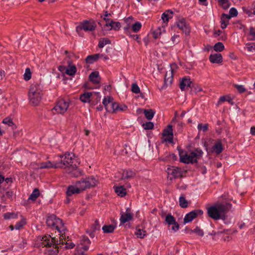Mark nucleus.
Listing matches in <instances>:
<instances>
[{
  "instance_id": "40",
  "label": "nucleus",
  "mask_w": 255,
  "mask_h": 255,
  "mask_svg": "<svg viewBox=\"0 0 255 255\" xmlns=\"http://www.w3.org/2000/svg\"><path fill=\"white\" fill-rule=\"evenodd\" d=\"M113 100V98L111 97H107V98L105 97L103 101V104L104 105L105 109L108 110V105L113 103L112 101Z\"/></svg>"
},
{
  "instance_id": "19",
  "label": "nucleus",
  "mask_w": 255,
  "mask_h": 255,
  "mask_svg": "<svg viewBox=\"0 0 255 255\" xmlns=\"http://www.w3.org/2000/svg\"><path fill=\"white\" fill-rule=\"evenodd\" d=\"M77 72V68L75 65L72 64L71 61H68V67L65 71V73L69 76H73Z\"/></svg>"
},
{
  "instance_id": "34",
  "label": "nucleus",
  "mask_w": 255,
  "mask_h": 255,
  "mask_svg": "<svg viewBox=\"0 0 255 255\" xmlns=\"http://www.w3.org/2000/svg\"><path fill=\"white\" fill-rule=\"evenodd\" d=\"M116 228V226L113 225H104L102 230L105 233H113Z\"/></svg>"
},
{
  "instance_id": "41",
  "label": "nucleus",
  "mask_w": 255,
  "mask_h": 255,
  "mask_svg": "<svg viewBox=\"0 0 255 255\" xmlns=\"http://www.w3.org/2000/svg\"><path fill=\"white\" fill-rule=\"evenodd\" d=\"M31 78V72L29 68H27L25 69V73L23 75V79L25 81H28Z\"/></svg>"
},
{
  "instance_id": "17",
  "label": "nucleus",
  "mask_w": 255,
  "mask_h": 255,
  "mask_svg": "<svg viewBox=\"0 0 255 255\" xmlns=\"http://www.w3.org/2000/svg\"><path fill=\"white\" fill-rule=\"evenodd\" d=\"M111 106L113 113L119 111H126L128 109V107L126 105L120 104L117 102L111 103Z\"/></svg>"
},
{
  "instance_id": "4",
  "label": "nucleus",
  "mask_w": 255,
  "mask_h": 255,
  "mask_svg": "<svg viewBox=\"0 0 255 255\" xmlns=\"http://www.w3.org/2000/svg\"><path fill=\"white\" fill-rule=\"evenodd\" d=\"M97 180L94 176H89L85 178H82L76 182V185L79 188L81 191L85 190L96 185Z\"/></svg>"
},
{
  "instance_id": "54",
  "label": "nucleus",
  "mask_w": 255,
  "mask_h": 255,
  "mask_svg": "<svg viewBox=\"0 0 255 255\" xmlns=\"http://www.w3.org/2000/svg\"><path fill=\"white\" fill-rule=\"evenodd\" d=\"M234 87L240 93H243L246 91V89L243 85L235 84Z\"/></svg>"
},
{
  "instance_id": "64",
  "label": "nucleus",
  "mask_w": 255,
  "mask_h": 255,
  "mask_svg": "<svg viewBox=\"0 0 255 255\" xmlns=\"http://www.w3.org/2000/svg\"><path fill=\"white\" fill-rule=\"evenodd\" d=\"M67 68L65 66L60 65L58 67V70L61 72H65Z\"/></svg>"
},
{
  "instance_id": "28",
  "label": "nucleus",
  "mask_w": 255,
  "mask_h": 255,
  "mask_svg": "<svg viewBox=\"0 0 255 255\" xmlns=\"http://www.w3.org/2000/svg\"><path fill=\"white\" fill-rule=\"evenodd\" d=\"M109 26L111 27L110 29L113 28L115 30H119L121 26V23L120 22H119V21L115 22L113 20H111V22L106 23L105 26Z\"/></svg>"
},
{
  "instance_id": "24",
  "label": "nucleus",
  "mask_w": 255,
  "mask_h": 255,
  "mask_svg": "<svg viewBox=\"0 0 255 255\" xmlns=\"http://www.w3.org/2000/svg\"><path fill=\"white\" fill-rule=\"evenodd\" d=\"M80 242L82 246L81 248H82L84 251L88 250L89 245L91 244L89 239L87 236H83L80 241Z\"/></svg>"
},
{
  "instance_id": "11",
  "label": "nucleus",
  "mask_w": 255,
  "mask_h": 255,
  "mask_svg": "<svg viewBox=\"0 0 255 255\" xmlns=\"http://www.w3.org/2000/svg\"><path fill=\"white\" fill-rule=\"evenodd\" d=\"M203 210L201 209H196L187 213L184 218V223L191 222L193 219L196 218L198 215H202Z\"/></svg>"
},
{
  "instance_id": "44",
  "label": "nucleus",
  "mask_w": 255,
  "mask_h": 255,
  "mask_svg": "<svg viewBox=\"0 0 255 255\" xmlns=\"http://www.w3.org/2000/svg\"><path fill=\"white\" fill-rule=\"evenodd\" d=\"M68 231V230L66 232V233ZM66 238L69 239V236H66V237L65 238V240L64 239L63 241V242L64 243V245L65 244L66 246L65 247V248L66 249H73L74 247H75V244H73V243H68L67 242H66Z\"/></svg>"
},
{
  "instance_id": "9",
  "label": "nucleus",
  "mask_w": 255,
  "mask_h": 255,
  "mask_svg": "<svg viewBox=\"0 0 255 255\" xmlns=\"http://www.w3.org/2000/svg\"><path fill=\"white\" fill-rule=\"evenodd\" d=\"M177 26L186 35H189L190 32V28L189 24L186 22L185 18H179L176 22Z\"/></svg>"
},
{
  "instance_id": "43",
  "label": "nucleus",
  "mask_w": 255,
  "mask_h": 255,
  "mask_svg": "<svg viewBox=\"0 0 255 255\" xmlns=\"http://www.w3.org/2000/svg\"><path fill=\"white\" fill-rule=\"evenodd\" d=\"M40 196V192L38 188L33 189V205L35 203L36 199Z\"/></svg>"
},
{
  "instance_id": "15",
  "label": "nucleus",
  "mask_w": 255,
  "mask_h": 255,
  "mask_svg": "<svg viewBox=\"0 0 255 255\" xmlns=\"http://www.w3.org/2000/svg\"><path fill=\"white\" fill-rule=\"evenodd\" d=\"M133 218V214L131 212V209L128 208L125 213H122L120 217V222L122 224H125L131 220Z\"/></svg>"
},
{
  "instance_id": "6",
  "label": "nucleus",
  "mask_w": 255,
  "mask_h": 255,
  "mask_svg": "<svg viewBox=\"0 0 255 255\" xmlns=\"http://www.w3.org/2000/svg\"><path fill=\"white\" fill-rule=\"evenodd\" d=\"M61 167V165L60 164H58L57 162H51L50 161H47L40 163H33V169L44 168L48 169L50 168H57Z\"/></svg>"
},
{
  "instance_id": "21",
  "label": "nucleus",
  "mask_w": 255,
  "mask_h": 255,
  "mask_svg": "<svg viewBox=\"0 0 255 255\" xmlns=\"http://www.w3.org/2000/svg\"><path fill=\"white\" fill-rule=\"evenodd\" d=\"M89 80L95 84H99L101 81V77L98 71L92 72L89 75Z\"/></svg>"
},
{
  "instance_id": "49",
  "label": "nucleus",
  "mask_w": 255,
  "mask_h": 255,
  "mask_svg": "<svg viewBox=\"0 0 255 255\" xmlns=\"http://www.w3.org/2000/svg\"><path fill=\"white\" fill-rule=\"evenodd\" d=\"M131 91L135 94H138L140 93V89L137 84L133 83L132 84Z\"/></svg>"
},
{
  "instance_id": "47",
  "label": "nucleus",
  "mask_w": 255,
  "mask_h": 255,
  "mask_svg": "<svg viewBox=\"0 0 255 255\" xmlns=\"http://www.w3.org/2000/svg\"><path fill=\"white\" fill-rule=\"evenodd\" d=\"M172 76H171L170 77L167 78V73H166L165 76L164 85L162 86V89H163V88L166 87L168 84H170L172 82Z\"/></svg>"
},
{
  "instance_id": "3",
  "label": "nucleus",
  "mask_w": 255,
  "mask_h": 255,
  "mask_svg": "<svg viewBox=\"0 0 255 255\" xmlns=\"http://www.w3.org/2000/svg\"><path fill=\"white\" fill-rule=\"evenodd\" d=\"M177 150L181 162L186 164H193L197 162V154L195 152H192L190 154H188L186 151L181 149L179 146L177 147Z\"/></svg>"
},
{
  "instance_id": "57",
  "label": "nucleus",
  "mask_w": 255,
  "mask_h": 255,
  "mask_svg": "<svg viewBox=\"0 0 255 255\" xmlns=\"http://www.w3.org/2000/svg\"><path fill=\"white\" fill-rule=\"evenodd\" d=\"M2 123L4 124H7L9 126H12L13 125V123L12 120L8 118H6L3 120Z\"/></svg>"
},
{
  "instance_id": "27",
  "label": "nucleus",
  "mask_w": 255,
  "mask_h": 255,
  "mask_svg": "<svg viewBox=\"0 0 255 255\" xmlns=\"http://www.w3.org/2000/svg\"><path fill=\"white\" fill-rule=\"evenodd\" d=\"M115 192L118 194V195L121 197H124L126 194V189L125 188L124 186H114Z\"/></svg>"
},
{
  "instance_id": "2",
  "label": "nucleus",
  "mask_w": 255,
  "mask_h": 255,
  "mask_svg": "<svg viewBox=\"0 0 255 255\" xmlns=\"http://www.w3.org/2000/svg\"><path fill=\"white\" fill-rule=\"evenodd\" d=\"M232 207V204L229 202H218L207 208V215L214 220L222 219L225 221L227 219V213Z\"/></svg>"
},
{
  "instance_id": "36",
  "label": "nucleus",
  "mask_w": 255,
  "mask_h": 255,
  "mask_svg": "<svg viewBox=\"0 0 255 255\" xmlns=\"http://www.w3.org/2000/svg\"><path fill=\"white\" fill-rule=\"evenodd\" d=\"M219 4L225 9H228L231 5V3L229 0H217Z\"/></svg>"
},
{
  "instance_id": "25",
  "label": "nucleus",
  "mask_w": 255,
  "mask_h": 255,
  "mask_svg": "<svg viewBox=\"0 0 255 255\" xmlns=\"http://www.w3.org/2000/svg\"><path fill=\"white\" fill-rule=\"evenodd\" d=\"M92 96V92H85L80 96V100L83 103H90Z\"/></svg>"
},
{
  "instance_id": "12",
  "label": "nucleus",
  "mask_w": 255,
  "mask_h": 255,
  "mask_svg": "<svg viewBox=\"0 0 255 255\" xmlns=\"http://www.w3.org/2000/svg\"><path fill=\"white\" fill-rule=\"evenodd\" d=\"M165 223L167 225H173L172 227V230L174 232H176L179 230V225L176 221L175 218L173 216L171 215L170 214H168L165 216Z\"/></svg>"
},
{
  "instance_id": "16",
  "label": "nucleus",
  "mask_w": 255,
  "mask_h": 255,
  "mask_svg": "<svg viewBox=\"0 0 255 255\" xmlns=\"http://www.w3.org/2000/svg\"><path fill=\"white\" fill-rule=\"evenodd\" d=\"M223 145L222 144L221 140L218 139L217 140L216 142L214 145L210 150V152H215L217 154H220L223 150Z\"/></svg>"
},
{
  "instance_id": "5",
  "label": "nucleus",
  "mask_w": 255,
  "mask_h": 255,
  "mask_svg": "<svg viewBox=\"0 0 255 255\" xmlns=\"http://www.w3.org/2000/svg\"><path fill=\"white\" fill-rule=\"evenodd\" d=\"M97 24L94 20H85L80 22V24L76 27V32L80 35L82 30H84L85 31H93L95 30Z\"/></svg>"
},
{
  "instance_id": "37",
  "label": "nucleus",
  "mask_w": 255,
  "mask_h": 255,
  "mask_svg": "<svg viewBox=\"0 0 255 255\" xmlns=\"http://www.w3.org/2000/svg\"><path fill=\"white\" fill-rule=\"evenodd\" d=\"M179 205L181 208H186L188 207V202L183 195H181L179 199Z\"/></svg>"
},
{
  "instance_id": "20",
  "label": "nucleus",
  "mask_w": 255,
  "mask_h": 255,
  "mask_svg": "<svg viewBox=\"0 0 255 255\" xmlns=\"http://www.w3.org/2000/svg\"><path fill=\"white\" fill-rule=\"evenodd\" d=\"M209 60L212 63H221L223 61L222 55L220 53L211 54L209 56Z\"/></svg>"
},
{
  "instance_id": "58",
  "label": "nucleus",
  "mask_w": 255,
  "mask_h": 255,
  "mask_svg": "<svg viewBox=\"0 0 255 255\" xmlns=\"http://www.w3.org/2000/svg\"><path fill=\"white\" fill-rule=\"evenodd\" d=\"M247 48L249 51H255V43L247 44Z\"/></svg>"
},
{
  "instance_id": "31",
  "label": "nucleus",
  "mask_w": 255,
  "mask_h": 255,
  "mask_svg": "<svg viewBox=\"0 0 255 255\" xmlns=\"http://www.w3.org/2000/svg\"><path fill=\"white\" fill-rule=\"evenodd\" d=\"M238 12L236 8L232 7L229 10V14L223 13V15L228 18H231L232 17H236L238 15Z\"/></svg>"
},
{
  "instance_id": "56",
  "label": "nucleus",
  "mask_w": 255,
  "mask_h": 255,
  "mask_svg": "<svg viewBox=\"0 0 255 255\" xmlns=\"http://www.w3.org/2000/svg\"><path fill=\"white\" fill-rule=\"evenodd\" d=\"M192 232L197 234L200 236H203L204 232L202 230L200 229V228L198 227H197L193 231H192Z\"/></svg>"
},
{
  "instance_id": "39",
  "label": "nucleus",
  "mask_w": 255,
  "mask_h": 255,
  "mask_svg": "<svg viewBox=\"0 0 255 255\" xmlns=\"http://www.w3.org/2000/svg\"><path fill=\"white\" fill-rule=\"evenodd\" d=\"M224 45L223 43L218 42L214 46V49L217 52H221L224 49Z\"/></svg>"
},
{
  "instance_id": "13",
  "label": "nucleus",
  "mask_w": 255,
  "mask_h": 255,
  "mask_svg": "<svg viewBox=\"0 0 255 255\" xmlns=\"http://www.w3.org/2000/svg\"><path fill=\"white\" fill-rule=\"evenodd\" d=\"M162 135L163 136H167V137L164 139V141L169 143H173V133L171 125H168L167 128L163 130Z\"/></svg>"
},
{
  "instance_id": "42",
  "label": "nucleus",
  "mask_w": 255,
  "mask_h": 255,
  "mask_svg": "<svg viewBox=\"0 0 255 255\" xmlns=\"http://www.w3.org/2000/svg\"><path fill=\"white\" fill-rule=\"evenodd\" d=\"M141 27V24L138 21H136L135 23L131 25L132 30L134 32H137Z\"/></svg>"
},
{
  "instance_id": "61",
  "label": "nucleus",
  "mask_w": 255,
  "mask_h": 255,
  "mask_svg": "<svg viewBox=\"0 0 255 255\" xmlns=\"http://www.w3.org/2000/svg\"><path fill=\"white\" fill-rule=\"evenodd\" d=\"M250 35L255 37V27L251 26L250 28Z\"/></svg>"
},
{
  "instance_id": "46",
  "label": "nucleus",
  "mask_w": 255,
  "mask_h": 255,
  "mask_svg": "<svg viewBox=\"0 0 255 255\" xmlns=\"http://www.w3.org/2000/svg\"><path fill=\"white\" fill-rule=\"evenodd\" d=\"M142 126L145 129H152L153 128L154 124L152 122H147L145 123H143Z\"/></svg>"
},
{
  "instance_id": "51",
  "label": "nucleus",
  "mask_w": 255,
  "mask_h": 255,
  "mask_svg": "<svg viewBox=\"0 0 255 255\" xmlns=\"http://www.w3.org/2000/svg\"><path fill=\"white\" fill-rule=\"evenodd\" d=\"M242 9L243 11L247 14L249 16H252L253 15V8H249L248 7L243 6Z\"/></svg>"
},
{
  "instance_id": "38",
  "label": "nucleus",
  "mask_w": 255,
  "mask_h": 255,
  "mask_svg": "<svg viewBox=\"0 0 255 255\" xmlns=\"http://www.w3.org/2000/svg\"><path fill=\"white\" fill-rule=\"evenodd\" d=\"M108 44H111V41L108 38H104L103 39H101L98 44V46L100 48H103L104 47V46Z\"/></svg>"
},
{
  "instance_id": "63",
  "label": "nucleus",
  "mask_w": 255,
  "mask_h": 255,
  "mask_svg": "<svg viewBox=\"0 0 255 255\" xmlns=\"http://www.w3.org/2000/svg\"><path fill=\"white\" fill-rule=\"evenodd\" d=\"M196 151V153L197 154V157H199L202 156L203 152L201 149L197 148Z\"/></svg>"
},
{
  "instance_id": "35",
  "label": "nucleus",
  "mask_w": 255,
  "mask_h": 255,
  "mask_svg": "<svg viewBox=\"0 0 255 255\" xmlns=\"http://www.w3.org/2000/svg\"><path fill=\"white\" fill-rule=\"evenodd\" d=\"M231 18H227L225 16L223 15V13L221 15V28L222 29H225L227 27V25L229 24V20Z\"/></svg>"
},
{
  "instance_id": "22",
  "label": "nucleus",
  "mask_w": 255,
  "mask_h": 255,
  "mask_svg": "<svg viewBox=\"0 0 255 255\" xmlns=\"http://www.w3.org/2000/svg\"><path fill=\"white\" fill-rule=\"evenodd\" d=\"M42 93L41 92H33V106H37L42 98Z\"/></svg>"
},
{
  "instance_id": "10",
  "label": "nucleus",
  "mask_w": 255,
  "mask_h": 255,
  "mask_svg": "<svg viewBox=\"0 0 255 255\" xmlns=\"http://www.w3.org/2000/svg\"><path fill=\"white\" fill-rule=\"evenodd\" d=\"M73 154L72 153H70L68 152L65 153L64 155H60V157L61 158V161L58 162V164H60L61 165V167L62 168L64 166L68 167L70 164V163H72L73 156Z\"/></svg>"
},
{
  "instance_id": "48",
  "label": "nucleus",
  "mask_w": 255,
  "mask_h": 255,
  "mask_svg": "<svg viewBox=\"0 0 255 255\" xmlns=\"http://www.w3.org/2000/svg\"><path fill=\"white\" fill-rule=\"evenodd\" d=\"M91 230L94 231H99L100 230V225L98 220H96L94 223L92 225Z\"/></svg>"
},
{
  "instance_id": "29",
  "label": "nucleus",
  "mask_w": 255,
  "mask_h": 255,
  "mask_svg": "<svg viewBox=\"0 0 255 255\" xmlns=\"http://www.w3.org/2000/svg\"><path fill=\"white\" fill-rule=\"evenodd\" d=\"M169 14H173V12L171 10H167L162 14L161 18L164 23H167L170 18H172V16H169Z\"/></svg>"
},
{
  "instance_id": "55",
  "label": "nucleus",
  "mask_w": 255,
  "mask_h": 255,
  "mask_svg": "<svg viewBox=\"0 0 255 255\" xmlns=\"http://www.w3.org/2000/svg\"><path fill=\"white\" fill-rule=\"evenodd\" d=\"M15 216L16 215L12 213H6L3 214V218L6 220L14 218Z\"/></svg>"
},
{
  "instance_id": "45",
  "label": "nucleus",
  "mask_w": 255,
  "mask_h": 255,
  "mask_svg": "<svg viewBox=\"0 0 255 255\" xmlns=\"http://www.w3.org/2000/svg\"><path fill=\"white\" fill-rule=\"evenodd\" d=\"M225 101H227L229 103L232 104V99L229 96L221 97L219 100L218 103H222Z\"/></svg>"
},
{
  "instance_id": "60",
  "label": "nucleus",
  "mask_w": 255,
  "mask_h": 255,
  "mask_svg": "<svg viewBox=\"0 0 255 255\" xmlns=\"http://www.w3.org/2000/svg\"><path fill=\"white\" fill-rule=\"evenodd\" d=\"M130 26L129 24H128L127 25V26L124 27V31L126 34L128 35L130 33Z\"/></svg>"
},
{
  "instance_id": "59",
  "label": "nucleus",
  "mask_w": 255,
  "mask_h": 255,
  "mask_svg": "<svg viewBox=\"0 0 255 255\" xmlns=\"http://www.w3.org/2000/svg\"><path fill=\"white\" fill-rule=\"evenodd\" d=\"M23 225H24L23 222L20 221V222L17 223L15 225V229L16 230H19L21 228H22V227L23 226Z\"/></svg>"
},
{
  "instance_id": "62",
  "label": "nucleus",
  "mask_w": 255,
  "mask_h": 255,
  "mask_svg": "<svg viewBox=\"0 0 255 255\" xmlns=\"http://www.w3.org/2000/svg\"><path fill=\"white\" fill-rule=\"evenodd\" d=\"M130 37L133 38L134 40H136L137 42L139 41L138 39H139V35L137 34H131L130 33L128 34Z\"/></svg>"
},
{
  "instance_id": "53",
  "label": "nucleus",
  "mask_w": 255,
  "mask_h": 255,
  "mask_svg": "<svg viewBox=\"0 0 255 255\" xmlns=\"http://www.w3.org/2000/svg\"><path fill=\"white\" fill-rule=\"evenodd\" d=\"M85 61H86V63H89V64H92L94 62L96 61L95 60V58H94V55H90L86 57Z\"/></svg>"
},
{
  "instance_id": "18",
  "label": "nucleus",
  "mask_w": 255,
  "mask_h": 255,
  "mask_svg": "<svg viewBox=\"0 0 255 255\" xmlns=\"http://www.w3.org/2000/svg\"><path fill=\"white\" fill-rule=\"evenodd\" d=\"M192 82L190 79L186 77L182 78L180 82L179 86L182 91H184L191 87Z\"/></svg>"
},
{
  "instance_id": "7",
  "label": "nucleus",
  "mask_w": 255,
  "mask_h": 255,
  "mask_svg": "<svg viewBox=\"0 0 255 255\" xmlns=\"http://www.w3.org/2000/svg\"><path fill=\"white\" fill-rule=\"evenodd\" d=\"M69 107V103L65 100L61 99L59 100L56 106L53 108L52 111H54L58 114H63L68 109Z\"/></svg>"
},
{
  "instance_id": "8",
  "label": "nucleus",
  "mask_w": 255,
  "mask_h": 255,
  "mask_svg": "<svg viewBox=\"0 0 255 255\" xmlns=\"http://www.w3.org/2000/svg\"><path fill=\"white\" fill-rule=\"evenodd\" d=\"M167 172L169 175L172 176L174 178H178L183 177V174L185 173L186 171L184 170L180 167L176 166H170L167 168Z\"/></svg>"
},
{
  "instance_id": "26",
  "label": "nucleus",
  "mask_w": 255,
  "mask_h": 255,
  "mask_svg": "<svg viewBox=\"0 0 255 255\" xmlns=\"http://www.w3.org/2000/svg\"><path fill=\"white\" fill-rule=\"evenodd\" d=\"M135 175V173L131 170H125L123 173L122 179H128L133 178Z\"/></svg>"
},
{
  "instance_id": "52",
  "label": "nucleus",
  "mask_w": 255,
  "mask_h": 255,
  "mask_svg": "<svg viewBox=\"0 0 255 255\" xmlns=\"http://www.w3.org/2000/svg\"><path fill=\"white\" fill-rule=\"evenodd\" d=\"M198 129L199 130H202L203 131L205 132L208 129V124H199L198 125Z\"/></svg>"
},
{
  "instance_id": "14",
  "label": "nucleus",
  "mask_w": 255,
  "mask_h": 255,
  "mask_svg": "<svg viewBox=\"0 0 255 255\" xmlns=\"http://www.w3.org/2000/svg\"><path fill=\"white\" fill-rule=\"evenodd\" d=\"M66 171L73 177H78L82 174L83 171L80 170L76 165H70L67 167Z\"/></svg>"
},
{
  "instance_id": "1",
  "label": "nucleus",
  "mask_w": 255,
  "mask_h": 255,
  "mask_svg": "<svg viewBox=\"0 0 255 255\" xmlns=\"http://www.w3.org/2000/svg\"><path fill=\"white\" fill-rule=\"evenodd\" d=\"M46 223L47 226L52 230H56L59 236V239L56 238L53 233L45 236H38L36 240L35 246L43 247L47 249L48 255H57L59 253V245H63L66 237V227L63 221L52 214L47 217ZM56 233V231H55Z\"/></svg>"
},
{
  "instance_id": "50",
  "label": "nucleus",
  "mask_w": 255,
  "mask_h": 255,
  "mask_svg": "<svg viewBox=\"0 0 255 255\" xmlns=\"http://www.w3.org/2000/svg\"><path fill=\"white\" fill-rule=\"evenodd\" d=\"M161 33H162L161 28L158 27V29H157L156 30H154L153 32V33H152L153 37L155 39H157L159 38V36L161 34Z\"/></svg>"
},
{
  "instance_id": "32",
  "label": "nucleus",
  "mask_w": 255,
  "mask_h": 255,
  "mask_svg": "<svg viewBox=\"0 0 255 255\" xmlns=\"http://www.w3.org/2000/svg\"><path fill=\"white\" fill-rule=\"evenodd\" d=\"M101 100L100 94L98 92L92 93V96L91 98L92 104H96Z\"/></svg>"
},
{
  "instance_id": "23",
  "label": "nucleus",
  "mask_w": 255,
  "mask_h": 255,
  "mask_svg": "<svg viewBox=\"0 0 255 255\" xmlns=\"http://www.w3.org/2000/svg\"><path fill=\"white\" fill-rule=\"evenodd\" d=\"M81 191L76 185L75 186H69L67 190L66 194L68 196H71L75 193H79Z\"/></svg>"
},
{
  "instance_id": "30",
  "label": "nucleus",
  "mask_w": 255,
  "mask_h": 255,
  "mask_svg": "<svg viewBox=\"0 0 255 255\" xmlns=\"http://www.w3.org/2000/svg\"><path fill=\"white\" fill-rule=\"evenodd\" d=\"M143 113L145 118L148 120H151L155 114V112L152 109H144L143 110Z\"/></svg>"
},
{
  "instance_id": "33",
  "label": "nucleus",
  "mask_w": 255,
  "mask_h": 255,
  "mask_svg": "<svg viewBox=\"0 0 255 255\" xmlns=\"http://www.w3.org/2000/svg\"><path fill=\"white\" fill-rule=\"evenodd\" d=\"M134 234L137 238L143 239L146 236V232L145 230L136 228Z\"/></svg>"
}]
</instances>
